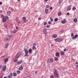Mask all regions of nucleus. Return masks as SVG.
I'll use <instances>...</instances> for the list:
<instances>
[{
  "label": "nucleus",
  "instance_id": "19",
  "mask_svg": "<svg viewBox=\"0 0 78 78\" xmlns=\"http://www.w3.org/2000/svg\"><path fill=\"white\" fill-rule=\"evenodd\" d=\"M31 52H32V50L31 49V48H30L29 50V53H31Z\"/></svg>",
  "mask_w": 78,
  "mask_h": 78
},
{
  "label": "nucleus",
  "instance_id": "12",
  "mask_svg": "<svg viewBox=\"0 0 78 78\" xmlns=\"http://www.w3.org/2000/svg\"><path fill=\"white\" fill-rule=\"evenodd\" d=\"M50 62L52 63V62H53V61H54V60L53 58H50Z\"/></svg>",
  "mask_w": 78,
  "mask_h": 78
},
{
  "label": "nucleus",
  "instance_id": "36",
  "mask_svg": "<svg viewBox=\"0 0 78 78\" xmlns=\"http://www.w3.org/2000/svg\"><path fill=\"white\" fill-rule=\"evenodd\" d=\"M46 27L47 28H50V25H48L46 26Z\"/></svg>",
  "mask_w": 78,
  "mask_h": 78
},
{
  "label": "nucleus",
  "instance_id": "15",
  "mask_svg": "<svg viewBox=\"0 0 78 78\" xmlns=\"http://www.w3.org/2000/svg\"><path fill=\"white\" fill-rule=\"evenodd\" d=\"M8 58H6L4 59V61L5 62H8Z\"/></svg>",
  "mask_w": 78,
  "mask_h": 78
},
{
  "label": "nucleus",
  "instance_id": "45",
  "mask_svg": "<svg viewBox=\"0 0 78 78\" xmlns=\"http://www.w3.org/2000/svg\"><path fill=\"white\" fill-rule=\"evenodd\" d=\"M8 78H12V77H11V75H9V76H8Z\"/></svg>",
  "mask_w": 78,
  "mask_h": 78
},
{
  "label": "nucleus",
  "instance_id": "20",
  "mask_svg": "<svg viewBox=\"0 0 78 78\" xmlns=\"http://www.w3.org/2000/svg\"><path fill=\"white\" fill-rule=\"evenodd\" d=\"M23 66H21L19 68V70H21L22 69H23Z\"/></svg>",
  "mask_w": 78,
  "mask_h": 78
},
{
  "label": "nucleus",
  "instance_id": "46",
  "mask_svg": "<svg viewBox=\"0 0 78 78\" xmlns=\"http://www.w3.org/2000/svg\"><path fill=\"white\" fill-rule=\"evenodd\" d=\"M58 16H59L60 15H61V12H58Z\"/></svg>",
  "mask_w": 78,
  "mask_h": 78
},
{
  "label": "nucleus",
  "instance_id": "56",
  "mask_svg": "<svg viewBox=\"0 0 78 78\" xmlns=\"http://www.w3.org/2000/svg\"><path fill=\"white\" fill-rule=\"evenodd\" d=\"M76 67H77V68H78V65H76Z\"/></svg>",
  "mask_w": 78,
  "mask_h": 78
},
{
  "label": "nucleus",
  "instance_id": "5",
  "mask_svg": "<svg viewBox=\"0 0 78 78\" xmlns=\"http://www.w3.org/2000/svg\"><path fill=\"white\" fill-rule=\"evenodd\" d=\"M20 53L18 52L16 56V58H19V57H20Z\"/></svg>",
  "mask_w": 78,
  "mask_h": 78
},
{
  "label": "nucleus",
  "instance_id": "50",
  "mask_svg": "<svg viewBox=\"0 0 78 78\" xmlns=\"http://www.w3.org/2000/svg\"><path fill=\"white\" fill-rule=\"evenodd\" d=\"M41 20V18L40 17H39L38 18V20Z\"/></svg>",
  "mask_w": 78,
  "mask_h": 78
},
{
  "label": "nucleus",
  "instance_id": "7",
  "mask_svg": "<svg viewBox=\"0 0 78 78\" xmlns=\"http://www.w3.org/2000/svg\"><path fill=\"white\" fill-rule=\"evenodd\" d=\"M78 36V34H76L75 35L74 37H73L72 38L73 39H76V38H77Z\"/></svg>",
  "mask_w": 78,
  "mask_h": 78
},
{
  "label": "nucleus",
  "instance_id": "48",
  "mask_svg": "<svg viewBox=\"0 0 78 78\" xmlns=\"http://www.w3.org/2000/svg\"><path fill=\"white\" fill-rule=\"evenodd\" d=\"M63 51H67V50H66V48L64 49V50H63Z\"/></svg>",
  "mask_w": 78,
  "mask_h": 78
},
{
  "label": "nucleus",
  "instance_id": "17",
  "mask_svg": "<svg viewBox=\"0 0 78 78\" xmlns=\"http://www.w3.org/2000/svg\"><path fill=\"white\" fill-rule=\"evenodd\" d=\"M60 53L61 55H62V56H64V52L63 51L61 52Z\"/></svg>",
  "mask_w": 78,
  "mask_h": 78
},
{
  "label": "nucleus",
  "instance_id": "35",
  "mask_svg": "<svg viewBox=\"0 0 78 78\" xmlns=\"http://www.w3.org/2000/svg\"><path fill=\"white\" fill-rule=\"evenodd\" d=\"M14 61L15 62H17V59H14Z\"/></svg>",
  "mask_w": 78,
  "mask_h": 78
},
{
  "label": "nucleus",
  "instance_id": "37",
  "mask_svg": "<svg viewBox=\"0 0 78 78\" xmlns=\"http://www.w3.org/2000/svg\"><path fill=\"white\" fill-rule=\"evenodd\" d=\"M76 9V7H73L72 9V10L73 11H74V10H75Z\"/></svg>",
  "mask_w": 78,
  "mask_h": 78
},
{
  "label": "nucleus",
  "instance_id": "8",
  "mask_svg": "<svg viewBox=\"0 0 78 78\" xmlns=\"http://www.w3.org/2000/svg\"><path fill=\"white\" fill-rule=\"evenodd\" d=\"M43 31H44L45 34V35H47V29H44L43 30Z\"/></svg>",
  "mask_w": 78,
  "mask_h": 78
},
{
  "label": "nucleus",
  "instance_id": "1",
  "mask_svg": "<svg viewBox=\"0 0 78 78\" xmlns=\"http://www.w3.org/2000/svg\"><path fill=\"white\" fill-rule=\"evenodd\" d=\"M13 36H14V35L12 34L8 35L7 37L5 38V40L6 41H9L11 38H12Z\"/></svg>",
  "mask_w": 78,
  "mask_h": 78
},
{
  "label": "nucleus",
  "instance_id": "32",
  "mask_svg": "<svg viewBox=\"0 0 78 78\" xmlns=\"http://www.w3.org/2000/svg\"><path fill=\"white\" fill-rule=\"evenodd\" d=\"M33 50H35L36 49V47L35 46H33V47H32Z\"/></svg>",
  "mask_w": 78,
  "mask_h": 78
},
{
  "label": "nucleus",
  "instance_id": "54",
  "mask_svg": "<svg viewBox=\"0 0 78 78\" xmlns=\"http://www.w3.org/2000/svg\"><path fill=\"white\" fill-rule=\"evenodd\" d=\"M49 6V5H47L46 6V8H48Z\"/></svg>",
  "mask_w": 78,
  "mask_h": 78
},
{
  "label": "nucleus",
  "instance_id": "6",
  "mask_svg": "<svg viewBox=\"0 0 78 78\" xmlns=\"http://www.w3.org/2000/svg\"><path fill=\"white\" fill-rule=\"evenodd\" d=\"M6 70V66L5 65L3 68L2 70L3 72H5Z\"/></svg>",
  "mask_w": 78,
  "mask_h": 78
},
{
  "label": "nucleus",
  "instance_id": "38",
  "mask_svg": "<svg viewBox=\"0 0 78 78\" xmlns=\"http://www.w3.org/2000/svg\"><path fill=\"white\" fill-rule=\"evenodd\" d=\"M10 13H11V11H8L7 12V14H10Z\"/></svg>",
  "mask_w": 78,
  "mask_h": 78
},
{
  "label": "nucleus",
  "instance_id": "64",
  "mask_svg": "<svg viewBox=\"0 0 78 78\" xmlns=\"http://www.w3.org/2000/svg\"><path fill=\"white\" fill-rule=\"evenodd\" d=\"M63 70H65V68H63Z\"/></svg>",
  "mask_w": 78,
  "mask_h": 78
},
{
  "label": "nucleus",
  "instance_id": "4",
  "mask_svg": "<svg viewBox=\"0 0 78 78\" xmlns=\"http://www.w3.org/2000/svg\"><path fill=\"white\" fill-rule=\"evenodd\" d=\"M54 75L57 77H58L59 76V75L58 74L57 70L56 69L55 70Z\"/></svg>",
  "mask_w": 78,
  "mask_h": 78
},
{
  "label": "nucleus",
  "instance_id": "61",
  "mask_svg": "<svg viewBox=\"0 0 78 78\" xmlns=\"http://www.w3.org/2000/svg\"><path fill=\"white\" fill-rule=\"evenodd\" d=\"M18 27H16V29H18Z\"/></svg>",
  "mask_w": 78,
  "mask_h": 78
},
{
  "label": "nucleus",
  "instance_id": "55",
  "mask_svg": "<svg viewBox=\"0 0 78 78\" xmlns=\"http://www.w3.org/2000/svg\"><path fill=\"white\" fill-rule=\"evenodd\" d=\"M52 7H50V10H51V9H52Z\"/></svg>",
  "mask_w": 78,
  "mask_h": 78
},
{
  "label": "nucleus",
  "instance_id": "51",
  "mask_svg": "<svg viewBox=\"0 0 78 78\" xmlns=\"http://www.w3.org/2000/svg\"><path fill=\"white\" fill-rule=\"evenodd\" d=\"M10 76H12V73H10Z\"/></svg>",
  "mask_w": 78,
  "mask_h": 78
},
{
  "label": "nucleus",
  "instance_id": "26",
  "mask_svg": "<svg viewBox=\"0 0 78 78\" xmlns=\"http://www.w3.org/2000/svg\"><path fill=\"white\" fill-rule=\"evenodd\" d=\"M54 59H55V61H56L58 60V58L56 57H55Z\"/></svg>",
  "mask_w": 78,
  "mask_h": 78
},
{
  "label": "nucleus",
  "instance_id": "11",
  "mask_svg": "<svg viewBox=\"0 0 78 78\" xmlns=\"http://www.w3.org/2000/svg\"><path fill=\"white\" fill-rule=\"evenodd\" d=\"M67 10L68 11H70L71 10V5H69L67 8Z\"/></svg>",
  "mask_w": 78,
  "mask_h": 78
},
{
  "label": "nucleus",
  "instance_id": "3",
  "mask_svg": "<svg viewBox=\"0 0 78 78\" xmlns=\"http://www.w3.org/2000/svg\"><path fill=\"white\" fill-rule=\"evenodd\" d=\"M24 51L25 52V55L24 57L27 56V57L29 56V54H28V50L27 48L24 49Z\"/></svg>",
  "mask_w": 78,
  "mask_h": 78
},
{
  "label": "nucleus",
  "instance_id": "42",
  "mask_svg": "<svg viewBox=\"0 0 78 78\" xmlns=\"http://www.w3.org/2000/svg\"><path fill=\"white\" fill-rule=\"evenodd\" d=\"M50 78H54V76H50Z\"/></svg>",
  "mask_w": 78,
  "mask_h": 78
},
{
  "label": "nucleus",
  "instance_id": "13",
  "mask_svg": "<svg viewBox=\"0 0 78 78\" xmlns=\"http://www.w3.org/2000/svg\"><path fill=\"white\" fill-rule=\"evenodd\" d=\"M52 37L53 38H56V37H57V34H54L52 35Z\"/></svg>",
  "mask_w": 78,
  "mask_h": 78
},
{
  "label": "nucleus",
  "instance_id": "31",
  "mask_svg": "<svg viewBox=\"0 0 78 78\" xmlns=\"http://www.w3.org/2000/svg\"><path fill=\"white\" fill-rule=\"evenodd\" d=\"M17 32V31H16V30H14L13 31H12V33H16Z\"/></svg>",
  "mask_w": 78,
  "mask_h": 78
},
{
  "label": "nucleus",
  "instance_id": "28",
  "mask_svg": "<svg viewBox=\"0 0 78 78\" xmlns=\"http://www.w3.org/2000/svg\"><path fill=\"white\" fill-rule=\"evenodd\" d=\"M13 76H16L17 75V74L15 73H14L13 74Z\"/></svg>",
  "mask_w": 78,
  "mask_h": 78
},
{
  "label": "nucleus",
  "instance_id": "43",
  "mask_svg": "<svg viewBox=\"0 0 78 78\" xmlns=\"http://www.w3.org/2000/svg\"><path fill=\"white\" fill-rule=\"evenodd\" d=\"M5 18H6V19H7V20H8V16H5Z\"/></svg>",
  "mask_w": 78,
  "mask_h": 78
},
{
  "label": "nucleus",
  "instance_id": "39",
  "mask_svg": "<svg viewBox=\"0 0 78 78\" xmlns=\"http://www.w3.org/2000/svg\"><path fill=\"white\" fill-rule=\"evenodd\" d=\"M50 59L49 58H48L47 60V62L48 63H50Z\"/></svg>",
  "mask_w": 78,
  "mask_h": 78
},
{
  "label": "nucleus",
  "instance_id": "49",
  "mask_svg": "<svg viewBox=\"0 0 78 78\" xmlns=\"http://www.w3.org/2000/svg\"><path fill=\"white\" fill-rule=\"evenodd\" d=\"M69 14H70V13H69V12L67 13H66V15L67 16H69Z\"/></svg>",
  "mask_w": 78,
  "mask_h": 78
},
{
  "label": "nucleus",
  "instance_id": "53",
  "mask_svg": "<svg viewBox=\"0 0 78 78\" xmlns=\"http://www.w3.org/2000/svg\"><path fill=\"white\" fill-rule=\"evenodd\" d=\"M3 75H2L1 77H0V78H3Z\"/></svg>",
  "mask_w": 78,
  "mask_h": 78
},
{
  "label": "nucleus",
  "instance_id": "18",
  "mask_svg": "<svg viewBox=\"0 0 78 78\" xmlns=\"http://www.w3.org/2000/svg\"><path fill=\"white\" fill-rule=\"evenodd\" d=\"M78 20L77 19L75 18L73 19L74 22H77Z\"/></svg>",
  "mask_w": 78,
  "mask_h": 78
},
{
  "label": "nucleus",
  "instance_id": "14",
  "mask_svg": "<svg viewBox=\"0 0 78 78\" xmlns=\"http://www.w3.org/2000/svg\"><path fill=\"white\" fill-rule=\"evenodd\" d=\"M26 76H27V77H30V76H31V75L29 73H27L26 74Z\"/></svg>",
  "mask_w": 78,
  "mask_h": 78
},
{
  "label": "nucleus",
  "instance_id": "10",
  "mask_svg": "<svg viewBox=\"0 0 78 78\" xmlns=\"http://www.w3.org/2000/svg\"><path fill=\"white\" fill-rule=\"evenodd\" d=\"M55 55L57 57H58V58L60 57V56L59 55V52H56V53Z\"/></svg>",
  "mask_w": 78,
  "mask_h": 78
},
{
  "label": "nucleus",
  "instance_id": "21",
  "mask_svg": "<svg viewBox=\"0 0 78 78\" xmlns=\"http://www.w3.org/2000/svg\"><path fill=\"white\" fill-rule=\"evenodd\" d=\"M61 23H66V20L65 19H64V20H63L61 22Z\"/></svg>",
  "mask_w": 78,
  "mask_h": 78
},
{
  "label": "nucleus",
  "instance_id": "2",
  "mask_svg": "<svg viewBox=\"0 0 78 78\" xmlns=\"http://www.w3.org/2000/svg\"><path fill=\"white\" fill-rule=\"evenodd\" d=\"M54 40L55 41L60 42H62V41H63V38H57L55 39Z\"/></svg>",
  "mask_w": 78,
  "mask_h": 78
},
{
  "label": "nucleus",
  "instance_id": "22",
  "mask_svg": "<svg viewBox=\"0 0 78 78\" xmlns=\"http://www.w3.org/2000/svg\"><path fill=\"white\" fill-rule=\"evenodd\" d=\"M4 28H5V29H8V27H7V25L6 24L5 25H4Z\"/></svg>",
  "mask_w": 78,
  "mask_h": 78
},
{
  "label": "nucleus",
  "instance_id": "29",
  "mask_svg": "<svg viewBox=\"0 0 78 78\" xmlns=\"http://www.w3.org/2000/svg\"><path fill=\"white\" fill-rule=\"evenodd\" d=\"M22 62H17V64H22Z\"/></svg>",
  "mask_w": 78,
  "mask_h": 78
},
{
  "label": "nucleus",
  "instance_id": "23",
  "mask_svg": "<svg viewBox=\"0 0 78 78\" xmlns=\"http://www.w3.org/2000/svg\"><path fill=\"white\" fill-rule=\"evenodd\" d=\"M22 19L24 21L27 20V18L25 17H23Z\"/></svg>",
  "mask_w": 78,
  "mask_h": 78
},
{
  "label": "nucleus",
  "instance_id": "24",
  "mask_svg": "<svg viewBox=\"0 0 78 78\" xmlns=\"http://www.w3.org/2000/svg\"><path fill=\"white\" fill-rule=\"evenodd\" d=\"M2 21L3 22H5L6 21V19H5V18H3L2 19Z\"/></svg>",
  "mask_w": 78,
  "mask_h": 78
},
{
  "label": "nucleus",
  "instance_id": "25",
  "mask_svg": "<svg viewBox=\"0 0 78 78\" xmlns=\"http://www.w3.org/2000/svg\"><path fill=\"white\" fill-rule=\"evenodd\" d=\"M58 20H59L58 19V18H56L55 19V22H57V21H58Z\"/></svg>",
  "mask_w": 78,
  "mask_h": 78
},
{
  "label": "nucleus",
  "instance_id": "33",
  "mask_svg": "<svg viewBox=\"0 0 78 78\" xmlns=\"http://www.w3.org/2000/svg\"><path fill=\"white\" fill-rule=\"evenodd\" d=\"M62 0H60L59 1V4H61L62 3Z\"/></svg>",
  "mask_w": 78,
  "mask_h": 78
},
{
  "label": "nucleus",
  "instance_id": "16",
  "mask_svg": "<svg viewBox=\"0 0 78 78\" xmlns=\"http://www.w3.org/2000/svg\"><path fill=\"white\" fill-rule=\"evenodd\" d=\"M45 12L46 14H48V9H45Z\"/></svg>",
  "mask_w": 78,
  "mask_h": 78
},
{
  "label": "nucleus",
  "instance_id": "47",
  "mask_svg": "<svg viewBox=\"0 0 78 78\" xmlns=\"http://www.w3.org/2000/svg\"><path fill=\"white\" fill-rule=\"evenodd\" d=\"M71 36L72 37H73V33H72L71 34Z\"/></svg>",
  "mask_w": 78,
  "mask_h": 78
},
{
  "label": "nucleus",
  "instance_id": "41",
  "mask_svg": "<svg viewBox=\"0 0 78 78\" xmlns=\"http://www.w3.org/2000/svg\"><path fill=\"white\" fill-rule=\"evenodd\" d=\"M48 23L49 25H50V24L51 23V21H49L48 22Z\"/></svg>",
  "mask_w": 78,
  "mask_h": 78
},
{
  "label": "nucleus",
  "instance_id": "30",
  "mask_svg": "<svg viewBox=\"0 0 78 78\" xmlns=\"http://www.w3.org/2000/svg\"><path fill=\"white\" fill-rule=\"evenodd\" d=\"M17 74H20V71L19 70H17Z\"/></svg>",
  "mask_w": 78,
  "mask_h": 78
},
{
  "label": "nucleus",
  "instance_id": "9",
  "mask_svg": "<svg viewBox=\"0 0 78 78\" xmlns=\"http://www.w3.org/2000/svg\"><path fill=\"white\" fill-rule=\"evenodd\" d=\"M9 46V43L8 42L6 43L5 45V48H7Z\"/></svg>",
  "mask_w": 78,
  "mask_h": 78
},
{
  "label": "nucleus",
  "instance_id": "57",
  "mask_svg": "<svg viewBox=\"0 0 78 78\" xmlns=\"http://www.w3.org/2000/svg\"><path fill=\"white\" fill-rule=\"evenodd\" d=\"M0 5H2V2H0Z\"/></svg>",
  "mask_w": 78,
  "mask_h": 78
},
{
  "label": "nucleus",
  "instance_id": "62",
  "mask_svg": "<svg viewBox=\"0 0 78 78\" xmlns=\"http://www.w3.org/2000/svg\"><path fill=\"white\" fill-rule=\"evenodd\" d=\"M76 64H78V62H76Z\"/></svg>",
  "mask_w": 78,
  "mask_h": 78
},
{
  "label": "nucleus",
  "instance_id": "27",
  "mask_svg": "<svg viewBox=\"0 0 78 78\" xmlns=\"http://www.w3.org/2000/svg\"><path fill=\"white\" fill-rule=\"evenodd\" d=\"M63 32L64 31L63 30H62L59 32V33L61 34H62V33H63Z\"/></svg>",
  "mask_w": 78,
  "mask_h": 78
},
{
  "label": "nucleus",
  "instance_id": "34",
  "mask_svg": "<svg viewBox=\"0 0 78 78\" xmlns=\"http://www.w3.org/2000/svg\"><path fill=\"white\" fill-rule=\"evenodd\" d=\"M50 19L51 20V22H53V18L52 17H50Z\"/></svg>",
  "mask_w": 78,
  "mask_h": 78
},
{
  "label": "nucleus",
  "instance_id": "44",
  "mask_svg": "<svg viewBox=\"0 0 78 78\" xmlns=\"http://www.w3.org/2000/svg\"><path fill=\"white\" fill-rule=\"evenodd\" d=\"M47 25V22H45L44 23V25Z\"/></svg>",
  "mask_w": 78,
  "mask_h": 78
},
{
  "label": "nucleus",
  "instance_id": "52",
  "mask_svg": "<svg viewBox=\"0 0 78 78\" xmlns=\"http://www.w3.org/2000/svg\"><path fill=\"white\" fill-rule=\"evenodd\" d=\"M4 17H5V16L3 15L2 16H1V18H3Z\"/></svg>",
  "mask_w": 78,
  "mask_h": 78
},
{
  "label": "nucleus",
  "instance_id": "63",
  "mask_svg": "<svg viewBox=\"0 0 78 78\" xmlns=\"http://www.w3.org/2000/svg\"><path fill=\"white\" fill-rule=\"evenodd\" d=\"M37 71H36L35 72V73L36 74V73H37Z\"/></svg>",
  "mask_w": 78,
  "mask_h": 78
},
{
  "label": "nucleus",
  "instance_id": "59",
  "mask_svg": "<svg viewBox=\"0 0 78 78\" xmlns=\"http://www.w3.org/2000/svg\"><path fill=\"white\" fill-rule=\"evenodd\" d=\"M17 1L18 2H20V0H17Z\"/></svg>",
  "mask_w": 78,
  "mask_h": 78
},
{
  "label": "nucleus",
  "instance_id": "60",
  "mask_svg": "<svg viewBox=\"0 0 78 78\" xmlns=\"http://www.w3.org/2000/svg\"><path fill=\"white\" fill-rule=\"evenodd\" d=\"M2 67V66H0V69H1Z\"/></svg>",
  "mask_w": 78,
  "mask_h": 78
},
{
  "label": "nucleus",
  "instance_id": "40",
  "mask_svg": "<svg viewBox=\"0 0 78 78\" xmlns=\"http://www.w3.org/2000/svg\"><path fill=\"white\" fill-rule=\"evenodd\" d=\"M37 44L36 43H34L33 44V46H35Z\"/></svg>",
  "mask_w": 78,
  "mask_h": 78
},
{
  "label": "nucleus",
  "instance_id": "58",
  "mask_svg": "<svg viewBox=\"0 0 78 78\" xmlns=\"http://www.w3.org/2000/svg\"><path fill=\"white\" fill-rule=\"evenodd\" d=\"M11 10H12H12H13V8H12V7H11Z\"/></svg>",
  "mask_w": 78,
  "mask_h": 78
}]
</instances>
